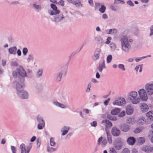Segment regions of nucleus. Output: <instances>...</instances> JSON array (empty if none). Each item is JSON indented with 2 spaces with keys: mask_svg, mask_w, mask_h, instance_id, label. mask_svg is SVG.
I'll return each instance as SVG.
<instances>
[{
  "mask_svg": "<svg viewBox=\"0 0 153 153\" xmlns=\"http://www.w3.org/2000/svg\"><path fill=\"white\" fill-rule=\"evenodd\" d=\"M107 142V140L106 139H104L102 142V147H104Z\"/></svg>",
  "mask_w": 153,
  "mask_h": 153,
  "instance_id": "51",
  "label": "nucleus"
},
{
  "mask_svg": "<svg viewBox=\"0 0 153 153\" xmlns=\"http://www.w3.org/2000/svg\"><path fill=\"white\" fill-rule=\"evenodd\" d=\"M45 126V123H38L37 126V128L39 130H41Z\"/></svg>",
  "mask_w": 153,
  "mask_h": 153,
  "instance_id": "37",
  "label": "nucleus"
},
{
  "mask_svg": "<svg viewBox=\"0 0 153 153\" xmlns=\"http://www.w3.org/2000/svg\"><path fill=\"white\" fill-rule=\"evenodd\" d=\"M58 100L61 101H63L65 100L66 94L65 92H60L57 97Z\"/></svg>",
  "mask_w": 153,
  "mask_h": 153,
  "instance_id": "11",
  "label": "nucleus"
},
{
  "mask_svg": "<svg viewBox=\"0 0 153 153\" xmlns=\"http://www.w3.org/2000/svg\"><path fill=\"white\" fill-rule=\"evenodd\" d=\"M131 103L133 104H137L140 102V98L136 97L130 100Z\"/></svg>",
  "mask_w": 153,
  "mask_h": 153,
  "instance_id": "19",
  "label": "nucleus"
},
{
  "mask_svg": "<svg viewBox=\"0 0 153 153\" xmlns=\"http://www.w3.org/2000/svg\"><path fill=\"white\" fill-rule=\"evenodd\" d=\"M110 8L112 10L114 11H116L117 10V8L116 7H114L113 5H111L110 6Z\"/></svg>",
  "mask_w": 153,
  "mask_h": 153,
  "instance_id": "62",
  "label": "nucleus"
},
{
  "mask_svg": "<svg viewBox=\"0 0 153 153\" xmlns=\"http://www.w3.org/2000/svg\"><path fill=\"white\" fill-rule=\"evenodd\" d=\"M101 123L104 125H105L106 127L105 128V130L106 132L107 131V128H108V127H111L112 125V123L111 122L107 120H103L101 122Z\"/></svg>",
  "mask_w": 153,
  "mask_h": 153,
  "instance_id": "10",
  "label": "nucleus"
},
{
  "mask_svg": "<svg viewBox=\"0 0 153 153\" xmlns=\"http://www.w3.org/2000/svg\"><path fill=\"white\" fill-rule=\"evenodd\" d=\"M107 34H115L117 33V30L116 29H111L109 30L108 31V30L105 31Z\"/></svg>",
  "mask_w": 153,
  "mask_h": 153,
  "instance_id": "24",
  "label": "nucleus"
},
{
  "mask_svg": "<svg viewBox=\"0 0 153 153\" xmlns=\"http://www.w3.org/2000/svg\"><path fill=\"white\" fill-rule=\"evenodd\" d=\"M120 41L121 43L122 50L125 52H128L131 47L130 43L133 42V39H128V37L125 35L121 38Z\"/></svg>",
  "mask_w": 153,
  "mask_h": 153,
  "instance_id": "2",
  "label": "nucleus"
},
{
  "mask_svg": "<svg viewBox=\"0 0 153 153\" xmlns=\"http://www.w3.org/2000/svg\"><path fill=\"white\" fill-rule=\"evenodd\" d=\"M48 13L50 15L52 16L58 14L59 13V11H53L52 10H49L48 11Z\"/></svg>",
  "mask_w": 153,
  "mask_h": 153,
  "instance_id": "31",
  "label": "nucleus"
},
{
  "mask_svg": "<svg viewBox=\"0 0 153 153\" xmlns=\"http://www.w3.org/2000/svg\"><path fill=\"white\" fill-rule=\"evenodd\" d=\"M107 118L108 119L112 120H117V118L114 116H111L110 114H108L107 116Z\"/></svg>",
  "mask_w": 153,
  "mask_h": 153,
  "instance_id": "35",
  "label": "nucleus"
},
{
  "mask_svg": "<svg viewBox=\"0 0 153 153\" xmlns=\"http://www.w3.org/2000/svg\"><path fill=\"white\" fill-rule=\"evenodd\" d=\"M109 153H117V152L114 148L111 147L110 148Z\"/></svg>",
  "mask_w": 153,
  "mask_h": 153,
  "instance_id": "53",
  "label": "nucleus"
},
{
  "mask_svg": "<svg viewBox=\"0 0 153 153\" xmlns=\"http://www.w3.org/2000/svg\"><path fill=\"white\" fill-rule=\"evenodd\" d=\"M137 93L135 91H133L130 92L128 95V98L130 100L131 99L137 97Z\"/></svg>",
  "mask_w": 153,
  "mask_h": 153,
  "instance_id": "15",
  "label": "nucleus"
},
{
  "mask_svg": "<svg viewBox=\"0 0 153 153\" xmlns=\"http://www.w3.org/2000/svg\"><path fill=\"white\" fill-rule=\"evenodd\" d=\"M150 36H151L153 34V25L150 28Z\"/></svg>",
  "mask_w": 153,
  "mask_h": 153,
  "instance_id": "64",
  "label": "nucleus"
},
{
  "mask_svg": "<svg viewBox=\"0 0 153 153\" xmlns=\"http://www.w3.org/2000/svg\"><path fill=\"white\" fill-rule=\"evenodd\" d=\"M126 122L131 124H133L135 123L134 119L131 118H129L127 119Z\"/></svg>",
  "mask_w": 153,
  "mask_h": 153,
  "instance_id": "28",
  "label": "nucleus"
},
{
  "mask_svg": "<svg viewBox=\"0 0 153 153\" xmlns=\"http://www.w3.org/2000/svg\"><path fill=\"white\" fill-rule=\"evenodd\" d=\"M123 153H129V150L127 148H125L123 151Z\"/></svg>",
  "mask_w": 153,
  "mask_h": 153,
  "instance_id": "63",
  "label": "nucleus"
},
{
  "mask_svg": "<svg viewBox=\"0 0 153 153\" xmlns=\"http://www.w3.org/2000/svg\"><path fill=\"white\" fill-rule=\"evenodd\" d=\"M51 7L54 11H59L57 10V7L54 4H51Z\"/></svg>",
  "mask_w": 153,
  "mask_h": 153,
  "instance_id": "45",
  "label": "nucleus"
},
{
  "mask_svg": "<svg viewBox=\"0 0 153 153\" xmlns=\"http://www.w3.org/2000/svg\"><path fill=\"white\" fill-rule=\"evenodd\" d=\"M106 7L104 5H102L101 7L99 9V11L101 13H104Z\"/></svg>",
  "mask_w": 153,
  "mask_h": 153,
  "instance_id": "41",
  "label": "nucleus"
},
{
  "mask_svg": "<svg viewBox=\"0 0 153 153\" xmlns=\"http://www.w3.org/2000/svg\"><path fill=\"white\" fill-rule=\"evenodd\" d=\"M64 18L62 14H60L59 15H56L54 17V21L56 22H60Z\"/></svg>",
  "mask_w": 153,
  "mask_h": 153,
  "instance_id": "12",
  "label": "nucleus"
},
{
  "mask_svg": "<svg viewBox=\"0 0 153 153\" xmlns=\"http://www.w3.org/2000/svg\"><path fill=\"white\" fill-rule=\"evenodd\" d=\"M137 140L140 144H143L145 141V139L142 137H140L137 138Z\"/></svg>",
  "mask_w": 153,
  "mask_h": 153,
  "instance_id": "34",
  "label": "nucleus"
},
{
  "mask_svg": "<svg viewBox=\"0 0 153 153\" xmlns=\"http://www.w3.org/2000/svg\"><path fill=\"white\" fill-rule=\"evenodd\" d=\"M123 140L120 137L115 139L113 142V145L117 150L121 149L123 146Z\"/></svg>",
  "mask_w": 153,
  "mask_h": 153,
  "instance_id": "4",
  "label": "nucleus"
},
{
  "mask_svg": "<svg viewBox=\"0 0 153 153\" xmlns=\"http://www.w3.org/2000/svg\"><path fill=\"white\" fill-rule=\"evenodd\" d=\"M95 40L96 41L99 42V43L101 44H102L103 42V41L102 39L100 37H98L96 38Z\"/></svg>",
  "mask_w": 153,
  "mask_h": 153,
  "instance_id": "42",
  "label": "nucleus"
},
{
  "mask_svg": "<svg viewBox=\"0 0 153 153\" xmlns=\"http://www.w3.org/2000/svg\"><path fill=\"white\" fill-rule=\"evenodd\" d=\"M105 68V64L104 61L103 60L102 62L100 64L98 68V70L99 72H101L103 69Z\"/></svg>",
  "mask_w": 153,
  "mask_h": 153,
  "instance_id": "21",
  "label": "nucleus"
},
{
  "mask_svg": "<svg viewBox=\"0 0 153 153\" xmlns=\"http://www.w3.org/2000/svg\"><path fill=\"white\" fill-rule=\"evenodd\" d=\"M146 116L148 117V120H150V121L153 120V111H150L148 112L146 114Z\"/></svg>",
  "mask_w": 153,
  "mask_h": 153,
  "instance_id": "23",
  "label": "nucleus"
},
{
  "mask_svg": "<svg viewBox=\"0 0 153 153\" xmlns=\"http://www.w3.org/2000/svg\"><path fill=\"white\" fill-rule=\"evenodd\" d=\"M111 133L114 136L117 137L120 134V130L116 127L112 128L111 129Z\"/></svg>",
  "mask_w": 153,
  "mask_h": 153,
  "instance_id": "9",
  "label": "nucleus"
},
{
  "mask_svg": "<svg viewBox=\"0 0 153 153\" xmlns=\"http://www.w3.org/2000/svg\"><path fill=\"white\" fill-rule=\"evenodd\" d=\"M24 86V83H20L19 82H17L16 84V92L20 97L26 99L28 98L29 95L26 91L23 90Z\"/></svg>",
  "mask_w": 153,
  "mask_h": 153,
  "instance_id": "3",
  "label": "nucleus"
},
{
  "mask_svg": "<svg viewBox=\"0 0 153 153\" xmlns=\"http://www.w3.org/2000/svg\"><path fill=\"white\" fill-rule=\"evenodd\" d=\"M20 148L21 149V153H26L25 145L22 143L20 145Z\"/></svg>",
  "mask_w": 153,
  "mask_h": 153,
  "instance_id": "27",
  "label": "nucleus"
},
{
  "mask_svg": "<svg viewBox=\"0 0 153 153\" xmlns=\"http://www.w3.org/2000/svg\"><path fill=\"white\" fill-rule=\"evenodd\" d=\"M146 89L148 94L151 95L153 94V82L151 84H147L145 86Z\"/></svg>",
  "mask_w": 153,
  "mask_h": 153,
  "instance_id": "7",
  "label": "nucleus"
},
{
  "mask_svg": "<svg viewBox=\"0 0 153 153\" xmlns=\"http://www.w3.org/2000/svg\"><path fill=\"white\" fill-rule=\"evenodd\" d=\"M110 47L111 48V51H114L116 48V45L113 42H112L110 44Z\"/></svg>",
  "mask_w": 153,
  "mask_h": 153,
  "instance_id": "33",
  "label": "nucleus"
},
{
  "mask_svg": "<svg viewBox=\"0 0 153 153\" xmlns=\"http://www.w3.org/2000/svg\"><path fill=\"white\" fill-rule=\"evenodd\" d=\"M69 129V127L64 126L62 128L61 130H62L67 131H68Z\"/></svg>",
  "mask_w": 153,
  "mask_h": 153,
  "instance_id": "59",
  "label": "nucleus"
},
{
  "mask_svg": "<svg viewBox=\"0 0 153 153\" xmlns=\"http://www.w3.org/2000/svg\"><path fill=\"white\" fill-rule=\"evenodd\" d=\"M143 128L142 127H139L136 128L134 131V132L135 133H138L142 132Z\"/></svg>",
  "mask_w": 153,
  "mask_h": 153,
  "instance_id": "36",
  "label": "nucleus"
},
{
  "mask_svg": "<svg viewBox=\"0 0 153 153\" xmlns=\"http://www.w3.org/2000/svg\"><path fill=\"white\" fill-rule=\"evenodd\" d=\"M37 121L39 123H45L42 118L40 115H38L37 117Z\"/></svg>",
  "mask_w": 153,
  "mask_h": 153,
  "instance_id": "29",
  "label": "nucleus"
},
{
  "mask_svg": "<svg viewBox=\"0 0 153 153\" xmlns=\"http://www.w3.org/2000/svg\"><path fill=\"white\" fill-rule=\"evenodd\" d=\"M71 3L75 5L77 7H82V5L79 0H73Z\"/></svg>",
  "mask_w": 153,
  "mask_h": 153,
  "instance_id": "17",
  "label": "nucleus"
},
{
  "mask_svg": "<svg viewBox=\"0 0 153 153\" xmlns=\"http://www.w3.org/2000/svg\"><path fill=\"white\" fill-rule=\"evenodd\" d=\"M133 112V108L130 105H128L126 106V112L128 115L131 114Z\"/></svg>",
  "mask_w": 153,
  "mask_h": 153,
  "instance_id": "18",
  "label": "nucleus"
},
{
  "mask_svg": "<svg viewBox=\"0 0 153 153\" xmlns=\"http://www.w3.org/2000/svg\"><path fill=\"white\" fill-rule=\"evenodd\" d=\"M111 39V37H108L107 39V41L105 42V43L107 44H109L110 42V40Z\"/></svg>",
  "mask_w": 153,
  "mask_h": 153,
  "instance_id": "61",
  "label": "nucleus"
},
{
  "mask_svg": "<svg viewBox=\"0 0 153 153\" xmlns=\"http://www.w3.org/2000/svg\"><path fill=\"white\" fill-rule=\"evenodd\" d=\"M125 115V111H123L121 112L118 115L119 117H122Z\"/></svg>",
  "mask_w": 153,
  "mask_h": 153,
  "instance_id": "56",
  "label": "nucleus"
},
{
  "mask_svg": "<svg viewBox=\"0 0 153 153\" xmlns=\"http://www.w3.org/2000/svg\"><path fill=\"white\" fill-rule=\"evenodd\" d=\"M119 128L122 131L127 132L129 130L130 127L126 123H122L119 125Z\"/></svg>",
  "mask_w": 153,
  "mask_h": 153,
  "instance_id": "8",
  "label": "nucleus"
},
{
  "mask_svg": "<svg viewBox=\"0 0 153 153\" xmlns=\"http://www.w3.org/2000/svg\"><path fill=\"white\" fill-rule=\"evenodd\" d=\"M138 93L140 98L143 101L147 100L148 97L146 92L145 89H140L139 90Z\"/></svg>",
  "mask_w": 153,
  "mask_h": 153,
  "instance_id": "6",
  "label": "nucleus"
},
{
  "mask_svg": "<svg viewBox=\"0 0 153 153\" xmlns=\"http://www.w3.org/2000/svg\"><path fill=\"white\" fill-rule=\"evenodd\" d=\"M32 146L31 144L30 143L27 148V151H26V153H29V152L32 147Z\"/></svg>",
  "mask_w": 153,
  "mask_h": 153,
  "instance_id": "49",
  "label": "nucleus"
},
{
  "mask_svg": "<svg viewBox=\"0 0 153 153\" xmlns=\"http://www.w3.org/2000/svg\"><path fill=\"white\" fill-rule=\"evenodd\" d=\"M47 150L49 152H52L56 150V149L50 146L47 147Z\"/></svg>",
  "mask_w": 153,
  "mask_h": 153,
  "instance_id": "43",
  "label": "nucleus"
},
{
  "mask_svg": "<svg viewBox=\"0 0 153 153\" xmlns=\"http://www.w3.org/2000/svg\"><path fill=\"white\" fill-rule=\"evenodd\" d=\"M91 82L88 83L87 85V89L86 90V92L87 93H89L90 91V88L91 87Z\"/></svg>",
  "mask_w": 153,
  "mask_h": 153,
  "instance_id": "44",
  "label": "nucleus"
},
{
  "mask_svg": "<svg viewBox=\"0 0 153 153\" xmlns=\"http://www.w3.org/2000/svg\"><path fill=\"white\" fill-rule=\"evenodd\" d=\"M43 71L42 69H39L35 73V75L37 78L40 77L42 75Z\"/></svg>",
  "mask_w": 153,
  "mask_h": 153,
  "instance_id": "25",
  "label": "nucleus"
},
{
  "mask_svg": "<svg viewBox=\"0 0 153 153\" xmlns=\"http://www.w3.org/2000/svg\"><path fill=\"white\" fill-rule=\"evenodd\" d=\"M33 6L35 9L36 10H40L42 9V7L41 5H37L36 4H33Z\"/></svg>",
  "mask_w": 153,
  "mask_h": 153,
  "instance_id": "32",
  "label": "nucleus"
},
{
  "mask_svg": "<svg viewBox=\"0 0 153 153\" xmlns=\"http://www.w3.org/2000/svg\"><path fill=\"white\" fill-rule=\"evenodd\" d=\"M112 56L111 55H108L106 59V61L108 63H109L111 62V60L112 59Z\"/></svg>",
  "mask_w": 153,
  "mask_h": 153,
  "instance_id": "38",
  "label": "nucleus"
},
{
  "mask_svg": "<svg viewBox=\"0 0 153 153\" xmlns=\"http://www.w3.org/2000/svg\"><path fill=\"white\" fill-rule=\"evenodd\" d=\"M12 75L14 78L18 77L17 82H19L20 83H24L25 77L27 76L26 73L22 66H20L18 68H17L16 71H13Z\"/></svg>",
  "mask_w": 153,
  "mask_h": 153,
  "instance_id": "1",
  "label": "nucleus"
},
{
  "mask_svg": "<svg viewBox=\"0 0 153 153\" xmlns=\"http://www.w3.org/2000/svg\"><path fill=\"white\" fill-rule=\"evenodd\" d=\"M126 103V101L123 97L118 98L113 102L112 104L114 105L122 106Z\"/></svg>",
  "mask_w": 153,
  "mask_h": 153,
  "instance_id": "5",
  "label": "nucleus"
},
{
  "mask_svg": "<svg viewBox=\"0 0 153 153\" xmlns=\"http://www.w3.org/2000/svg\"><path fill=\"white\" fill-rule=\"evenodd\" d=\"M140 107L141 110L143 112L147 111L149 109L148 105L144 102L140 104Z\"/></svg>",
  "mask_w": 153,
  "mask_h": 153,
  "instance_id": "14",
  "label": "nucleus"
},
{
  "mask_svg": "<svg viewBox=\"0 0 153 153\" xmlns=\"http://www.w3.org/2000/svg\"><path fill=\"white\" fill-rule=\"evenodd\" d=\"M28 51V50L26 48H23L22 50V53L24 56L26 55Z\"/></svg>",
  "mask_w": 153,
  "mask_h": 153,
  "instance_id": "50",
  "label": "nucleus"
},
{
  "mask_svg": "<svg viewBox=\"0 0 153 153\" xmlns=\"http://www.w3.org/2000/svg\"><path fill=\"white\" fill-rule=\"evenodd\" d=\"M135 61L136 62H138L141 60L142 59H144V56L140 57L139 58H135Z\"/></svg>",
  "mask_w": 153,
  "mask_h": 153,
  "instance_id": "55",
  "label": "nucleus"
},
{
  "mask_svg": "<svg viewBox=\"0 0 153 153\" xmlns=\"http://www.w3.org/2000/svg\"><path fill=\"white\" fill-rule=\"evenodd\" d=\"M50 145L51 146H54L55 144V142L54 141V139L53 138H51L50 140Z\"/></svg>",
  "mask_w": 153,
  "mask_h": 153,
  "instance_id": "48",
  "label": "nucleus"
},
{
  "mask_svg": "<svg viewBox=\"0 0 153 153\" xmlns=\"http://www.w3.org/2000/svg\"><path fill=\"white\" fill-rule=\"evenodd\" d=\"M64 71V70H62L57 74L56 79V82H59L61 81Z\"/></svg>",
  "mask_w": 153,
  "mask_h": 153,
  "instance_id": "13",
  "label": "nucleus"
},
{
  "mask_svg": "<svg viewBox=\"0 0 153 153\" xmlns=\"http://www.w3.org/2000/svg\"><path fill=\"white\" fill-rule=\"evenodd\" d=\"M136 141V139L134 137H128L127 140V142L130 145H134Z\"/></svg>",
  "mask_w": 153,
  "mask_h": 153,
  "instance_id": "16",
  "label": "nucleus"
},
{
  "mask_svg": "<svg viewBox=\"0 0 153 153\" xmlns=\"http://www.w3.org/2000/svg\"><path fill=\"white\" fill-rule=\"evenodd\" d=\"M120 111V110L119 108H117L112 110L111 111V113L113 115H116L119 113Z\"/></svg>",
  "mask_w": 153,
  "mask_h": 153,
  "instance_id": "26",
  "label": "nucleus"
},
{
  "mask_svg": "<svg viewBox=\"0 0 153 153\" xmlns=\"http://www.w3.org/2000/svg\"><path fill=\"white\" fill-rule=\"evenodd\" d=\"M142 150L146 152H151L152 149L150 146H143L142 148Z\"/></svg>",
  "mask_w": 153,
  "mask_h": 153,
  "instance_id": "22",
  "label": "nucleus"
},
{
  "mask_svg": "<svg viewBox=\"0 0 153 153\" xmlns=\"http://www.w3.org/2000/svg\"><path fill=\"white\" fill-rule=\"evenodd\" d=\"M106 133L107 135V137L108 142L109 143H111L112 142L111 136L110 134L108 133V131H106Z\"/></svg>",
  "mask_w": 153,
  "mask_h": 153,
  "instance_id": "30",
  "label": "nucleus"
},
{
  "mask_svg": "<svg viewBox=\"0 0 153 153\" xmlns=\"http://www.w3.org/2000/svg\"><path fill=\"white\" fill-rule=\"evenodd\" d=\"M122 2V3L124 4L125 2L123 1H121L120 0H114V4H118Z\"/></svg>",
  "mask_w": 153,
  "mask_h": 153,
  "instance_id": "58",
  "label": "nucleus"
},
{
  "mask_svg": "<svg viewBox=\"0 0 153 153\" xmlns=\"http://www.w3.org/2000/svg\"><path fill=\"white\" fill-rule=\"evenodd\" d=\"M99 57V55L94 53V56L93 57V59L94 60L96 61L97 60Z\"/></svg>",
  "mask_w": 153,
  "mask_h": 153,
  "instance_id": "54",
  "label": "nucleus"
},
{
  "mask_svg": "<svg viewBox=\"0 0 153 153\" xmlns=\"http://www.w3.org/2000/svg\"><path fill=\"white\" fill-rule=\"evenodd\" d=\"M102 5L100 3H96L95 4V10H98L100 8Z\"/></svg>",
  "mask_w": 153,
  "mask_h": 153,
  "instance_id": "39",
  "label": "nucleus"
},
{
  "mask_svg": "<svg viewBox=\"0 0 153 153\" xmlns=\"http://www.w3.org/2000/svg\"><path fill=\"white\" fill-rule=\"evenodd\" d=\"M17 48L16 47L13 46L10 48L8 49V52L11 54L15 55L16 53Z\"/></svg>",
  "mask_w": 153,
  "mask_h": 153,
  "instance_id": "20",
  "label": "nucleus"
},
{
  "mask_svg": "<svg viewBox=\"0 0 153 153\" xmlns=\"http://www.w3.org/2000/svg\"><path fill=\"white\" fill-rule=\"evenodd\" d=\"M101 51V50L99 48H97L95 51L94 53L97 54L98 55H99L100 52Z\"/></svg>",
  "mask_w": 153,
  "mask_h": 153,
  "instance_id": "57",
  "label": "nucleus"
},
{
  "mask_svg": "<svg viewBox=\"0 0 153 153\" xmlns=\"http://www.w3.org/2000/svg\"><path fill=\"white\" fill-rule=\"evenodd\" d=\"M90 124L91 126L96 127L97 126V122L96 121H93L92 123H91Z\"/></svg>",
  "mask_w": 153,
  "mask_h": 153,
  "instance_id": "60",
  "label": "nucleus"
},
{
  "mask_svg": "<svg viewBox=\"0 0 153 153\" xmlns=\"http://www.w3.org/2000/svg\"><path fill=\"white\" fill-rule=\"evenodd\" d=\"M127 4L131 7H133L134 6V4L130 0H128L127 1Z\"/></svg>",
  "mask_w": 153,
  "mask_h": 153,
  "instance_id": "52",
  "label": "nucleus"
},
{
  "mask_svg": "<svg viewBox=\"0 0 153 153\" xmlns=\"http://www.w3.org/2000/svg\"><path fill=\"white\" fill-rule=\"evenodd\" d=\"M138 121V122L141 124L144 123L145 122V119L144 117H141L139 119Z\"/></svg>",
  "mask_w": 153,
  "mask_h": 153,
  "instance_id": "40",
  "label": "nucleus"
},
{
  "mask_svg": "<svg viewBox=\"0 0 153 153\" xmlns=\"http://www.w3.org/2000/svg\"><path fill=\"white\" fill-rule=\"evenodd\" d=\"M118 67L119 68L123 71H125V70L124 65L123 64H119L118 65Z\"/></svg>",
  "mask_w": 153,
  "mask_h": 153,
  "instance_id": "46",
  "label": "nucleus"
},
{
  "mask_svg": "<svg viewBox=\"0 0 153 153\" xmlns=\"http://www.w3.org/2000/svg\"><path fill=\"white\" fill-rule=\"evenodd\" d=\"M33 59V57L32 55L30 54L28 56V58L27 59V60L28 62L30 61H32Z\"/></svg>",
  "mask_w": 153,
  "mask_h": 153,
  "instance_id": "47",
  "label": "nucleus"
}]
</instances>
